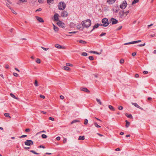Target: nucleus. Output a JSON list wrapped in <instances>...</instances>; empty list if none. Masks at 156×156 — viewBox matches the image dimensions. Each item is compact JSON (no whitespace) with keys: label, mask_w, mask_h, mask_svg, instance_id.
<instances>
[{"label":"nucleus","mask_w":156,"mask_h":156,"mask_svg":"<svg viewBox=\"0 0 156 156\" xmlns=\"http://www.w3.org/2000/svg\"><path fill=\"white\" fill-rule=\"evenodd\" d=\"M91 23V21L89 19L82 21L81 22L83 28L89 27L90 26Z\"/></svg>","instance_id":"f257e3e1"},{"label":"nucleus","mask_w":156,"mask_h":156,"mask_svg":"<svg viewBox=\"0 0 156 156\" xmlns=\"http://www.w3.org/2000/svg\"><path fill=\"white\" fill-rule=\"evenodd\" d=\"M58 9L60 10H64L66 7V4L63 2H61L58 3Z\"/></svg>","instance_id":"f03ea898"},{"label":"nucleus","mask_w":156,"mask_h":156,"mask_svg":"<svg viewBox=\"0 0 156 156\" xmlns=\"http://www.w3.org/2000/svg\"><path fill=\"white\" fill-rule=\"evenodd\" d=\"M108 19L107 18H104L102 20V22L103 23V26L106 27L109 25V23L108 22Z\"/></svg>","instance_id":"7ed1b4c3"},{"label":"nucleus","mask_w":156,"mask_h":156,"mask_svg":"<svg viewBox=\"0 0 156 156\" xmlns=\"http://www.w3.org/2000/svg\"><path fill=\"white\" fill-rule=\"evenodd\" d=\"M127 5L126 1H124L120 5V7L121 9H124L126 7Z\"/></svg>","instance_id":"20e7f679"},{"label":"nucleus","mask_w":156,"mask_h":156,"mask_svg":"<svg viewBox=\"0 0 156 156\" xmlns=\"http://www.w3.org/2000/svg\"><path fill=\"white\" fill-rule=\"evenodd\" d=\"M24 143L26 145L30 146L33 144V142L31 140H27Z\"/></svg>","instance_id":"39448f33"},{"label":"nucleus","mask_w":156,"mask_h":156,"mask_svg":"<svg viewBox=\"0 0 156 156\" xmlns=\"http://www.w3.org/2000/svg\"><path fill=\"white\" fill-rule=\"evenodd\" d=\"M112 22V24L114 25L117 24L118 22V21L116 19L112 18L110 20Z\"/></svg>","instance_id":"423d86ee"},{"label":"nucleus","mask_w":156,"mask_h":156,"mask_svg":"<svg viewBox=\"0 0 156 156\" xmlns=\"http://www.w3.org/2000/svg\"><path fill=\"white\" fill-rule=\"evenodd\" d=\"M57 24L61 27L64 28L65 27V24L62 22L60 21L57 23Z\"/></svg>","instance_id":"0eeeda50"},{"label":"nucleus","mask_w":156,"mask_h":156,"mask_svg":"<svg viewBox=\"0 0 156 156\" xmlns=\"http://www.w3.org/2000/svg\"><path fill=\"white\" fill-rule=\"evenodd\" d=\"M68 13L66 11H64L61 12V15L62 17H64L67 16Z\"/></svg>","instance_id":"6e6552de"},{"label":"nucleus","mask_w":156,"mask_h":156,"mask_svg":"<svg viewBox=\"0 0 156 156\" xmlns=\"http://www.w3.org/2000/svg\"><path fill=\"white\" fill-rule=\"evenodd\" d=\"M80 90L82 91H84L87 93H90V91L85 87H82L80 88Z\"/></svg>","instance_id":"1a4fd4ad"},{"label":"nucleus","mask_w":156,"mask_h":156,"mask_svg":"<svg viewBox=\"0 0 156 156\" xmlns=\"http://www.w3.org/2000/svg\"><path fill=\"white\" fill-rule=\"evenodd\" d=\"M36 18L37 19V20L40 22L43 23L44 22V20L41 17H39L38 16H36Z\"/></svg>","instance_id":"9d476101"},{"label":"nucleus","mask_w":156,"mask_h":156,"mask_svg":"<svg viewBox=\"0 0 156 156\" xmlns=\"http://www.w3.org/2000/svg\"><path fill=\"white\" fill-rule=\"evenodd\" d=\"M58 15L57 13H55L54 15V21H58Z\"/></svg>","instance_id":"9b49d317"},{"label":"nucleus","mask_w":156,"mask_h":156,"mask_svg":"<svg viewBox=\"0 0 156 156\" xmlns=\"http://www.w3.org/2000/svg\"><path fill=\"white\" fill-rule=\"evenodd\" d=\"M132 104L136 107L137 108H140L141 110H143V108L140 107L139 105H137V104L136 103L132 102Z\"/></svg>","instance_id":"f8f14e48"},{"label":"nucleus","mask_w":156,"mask_h":156,"mask_svg":"<svg viewBox=\"0 0 156 156\" xmlns=\"http://www.w3.org/2000/svg\"><path fill=\"white\" fill-rule=\"evenodd\" d=\"M116 0H107V2L110 4H112L114 3Z\"/></svg>","instance_id":"ddd939ff"},{"label":"nucleus","mask_w":156,"mask_h":156,"mask_svg":"<svg viewBox=\"0 0 156 156\" xmlns=\"http://www.w3.org/2000/svg\"><path fill=\"white\" fill-rule=\"evenodd\" d=\"M62 68L63 69L66 70H69L70 69V68L67 67V66H63L62 67Z\"/></svg>","instance_id":"4468645a"},{"label":"nucleus","mask_w":156,"mask_h":156,"mask_svg":"<svg viewBox=\"0 0 156 156\" xmlns=\"http://www.w3.org/2000/svg\"><path fill=\"white\" fill-rule=\"evenodd\" d=\"M27 2V0H20L18 2L17 4L20 5L22 2Z\"/></svg>","instance_id":"2eb2a0df"},{"label":"nucleus","mask_w":156,"mask_h":156,"mask_svg":"<svg viewBox=\"0 0 156 156\" xmlns=\"http://www.w3.org/2000/svg\"><path fill=\"white\" fill-rule=\"evenodd\" d=\"M119 15L120 17H122L124 15V11H120L119 12Z\"/></svg>","instance_id":"dca6fc26"},{"label":"nucleus","mask_w":156,"mask_h":156,"mask_svg":"<svg viewBox=\"0 0 156 156\" xmlns=\"http://www.w3.org/2000/svg\"><path fill=\"white\" fill-rule=\"evenodd\" d=\"M77 42L83 44H86L87 43L86 41L81 40L78 41Z\"/></svg>","instance_id":"f3484780"},{"label":"nucleus","mask_w":156,"mask_h":156,"mask_svg":"<svg viewBox=\"0 0 156 156\" xmlns=\"http://www.w3.org/2000/svg\"><path fill=\"white\" fill-rule=\"evenodd\" d=\"M53 29L55 32H57L58 30V28L56 27L55 25L53 24Z\"/></svg>","instance_id":"a211bd4d"},{"label":"nucleus","mask_w":156,"mask_h":156,"mask_svg":"<svg viewBox=\"0 0 156 156\" xmlns=\"http://www.w3.org/2000/svg\"><path fill=\"white\" fill-rule=\"evenodd\" d=\"M10 96L13 98L15 99L16 100H18L19 99V98H18L16 97L12 93H10Z\"/></svg>","instance_id":"6ab92c4d"},{"label":"nucleus","mask_w":156,"mask_h":156,"mask_svg":"<svg viewBox=\"0 0 156 156\" xmlns=\"http://www.w3.org/2000/svg\"><path fill=\"white\" fill-rule=\"evenodd\" d=\"M125 122H126V128H128L130 125V123L127 120L125 121Z\"/></svg>","instance_id":"aec40b11"},{"label":"nucleus","mask_w":156,"mask_h":156,"mask_svg":"<svg viewBox=\"0 0 156 156\" xmlns=\"http://www.w3.org/2000/svg\"><path fill=\"white\" fill-rule=\"evenodd\" d=\"M85 139V137L84 136H80L78 140H83Z\"/></svg>","instance_id":"412c9836"},{"label":"nucleus","mask_w":156,"mask_h":156,"mask_svg":"<svg viewBox=\"0 0 156 156\" xmlns=\"http://www.w3.org/2000/svg\"><path fill=\"white\" fill-rule=\"evenodd\" d=\"M98 26L99 24L98 23L96 24L93 27V28L91 30L90 32H91L95 28H98Z\"/></svg>","instance_id":"4be33fe9"},{"label":"nucleus","mask_w":156,"mask_h":156,"mask_svg":"<svg viewBox=\"0 0 156 156\" xmlns=\"http://www.w3.org/2000/svg\"><path fill=\"white\" fill-rule=\"evenodd\" d=\"M108 108L111 110L112 111H114L115 110L114 107L111 105H109L108 106Z\"/></svg>","instance_id":"5701e85b"},{"label":"nucleus","mask_w":156,"mask_h":156,"mask_svg":"<svg viewBox=\"0 0 156 156\" xmlns=\"http://www.w3.org/2000/svg\"><path fill=\"white\" fill-rule=\"evenodd\" d=\"M55 47L58 48H62V46L58 44H56L55 45Z\"/></svg>","instance_id":"b1692460"},{"label":"nucleus","mask_w":156,"mask_h":156,"mask_svg":"<svg viewBox=\"0 0 156 156\" xmlns=\"http://www.w3.org/2000/svg\"><path fill=\"white\" fill-rule=\"evenodd\" d=\"M80 121L79 120H73L71 123V124H73L74 123L76 122H80Z\"/></svg>","instance_id":"393cba45"},{"label":"nucleus","mask_w":156,"mask_h":156,"mask_svg":"<svg viewBox=\"0 0 156 156\" xmlns=\"http://www.w3.org/2000/svg\"><path fill=\"white\" fill-rule=\"evenodd\" d=\"M139 0H134L132 3V5H133L139 2Z\"/></svg>","instance_id":"a878e982"},{"label":"nucleus","mask_w":156,"mask_h":156,"mask_svg":"<svg viewBox=\"0 0 156 156\" xmlns=\"http://www.w3.org/2000/svg\"><path fill=\"white\" fill-rule=\"evenodd\" d=\"M125 115L127 117H128V118H132V117H133L132 116L131 114L128 115V114L126 113L125 114Z\"/></svg>","instance_id":"bb28decb"},{"label":"nucleus","mask_w":156,"mask_h":156,"mask_svg":"<svg viewBox=\"0 0 156 156\" xmlns=\"http://www.w3.org/2000/svg\"><path fill=\"white\" fill-rule=\"evenodd\" d=\"M96 100L97 101V102L100 105H101L102 103L101 102L100 100L99 99H98V98L96 99Z\"/></svg>","instance_id":"cd10ccee"},{"label":"nucleus","mask_w":156,"mask_h":156,"mask_svg":"<svg viewBox=\"0 0 156 156\" xmlns=\"http://www.w3.org/2000/svg\"><path fill=\"white\" fill-rule=\"evenodd\" d=\"M4 115L6 117H9L11 118L10 116H9V114L8 113H5L4 114Z\"/></svg>","instance_id":"c85d7f7f"},{"label":"nucleus","mask_w":156,"mask_h":156,"mask_svg":"<svg viewBox=\"0 0 156 156\" xmlns=\"http://www.w3.org/2000/svg\"><path fill=\"white\" fill-rule=\"evenodd\" d=\"M41 137L43 138L46 139L47 137V136L46 135L43 134L41 135Z\"/></svg>","instance_id":"c756f323"},{"label":"nucleus","mask_w":156,"mask_h":156,"mask_svg":"<svg viewBox=\"0 0 156 156\" xmlns=\"http://www.w3.org/2000/svg\"><path fill=\"white\" fill-rule=\"evenodd\" d=\"M94 124L95 126L97 128H99L101 127V126H100L98 125L96 122H94Z\"/></svg>","instance_id":"7c9ffc66"},{"label":"nucleus","mask_w":156,"mask_h":156,"mask_svg":"<svg viewBox=\"0 0 156 156\" xmlns=\"http://www.w3.org/2000/svg\"><path fill=\"white\" fill-rule=\"evenodd\" d=\"M36 62L38 63H41V60L39 58H37Z\"/></svg>","instance_id":"2f4dec72"},{"label":"nucleus","mask_w":156,"mask_h":156,"mask_svg":"<svg viewBox=\"0 0 156 156\" xmlns=\"http://www.w3.org/2000/svg\"><path fill=\"white\" fill-rule=\"evenodd\" d=\"M54 0H47V3L48 4H50V3H52Z\"/></svg>","instance_id":"473e14b6"},{"label":"nucleus","mask_w":156,"mask_h":156,"mask_svg":"<svg viewBox=\"0 0 156 156\" xmlns=\"http://www.w3.org/2000/svg\"><path fill=\"white\" fill-rule=\"evenodd\" d=\"M34 85L36 87H37L38 85L37 83V81L36 80H35V83H34Z\"/></svg>","instance_id":"72a5a7b5"},{"label":"nucleus","mask_w":156,"mask_h":156,"mask_svg":"<svg viewBox=\"0 0 156 156\" xmlns=\"http://www.w3.org/2000/svg\"><path fill=\"white\" fill-rule=\"evenodd\" d=\"M82 55L83 56H87V54L85 52H83L82 54Z\"/></svg>","instance_id":"f704fd0d"},{"label":"nucleus","mask_w":156,"mask_h":156,"mask_svg":"<svg viewBox=\"0 0 156 156\" xmlns=\"http://www.w3.org/2000/svg\"><path fill=\"white\" fill-rule=\"evenodd\" d=\"M88 120L87 119H85L84 120V124L85 125H87L88 123Z\"/></svg>","instance_id":"c9c22d12"},{"label":"nucleus","mask_w":156,"mask_h":156,"mask_svg":"<svg viewBox=\"0 0 156 156\" xmlns=\"http://www.w3.org/2000/svg\"><path fill=\"white\" fill-rule=\"evenodd\" d=\"M91 53H93L94 54H99V53L97 52L94 51H90Z\"/></svg>","instance_id":"e433bc0d"},{"label":"nucleus","mask_w":156,"mask_h":156,"mask_svg":"<svg viewBox=\"0 0 156 156\" xmlns=\"http://www.w3.org/2000/svg\"><path fill=\"white\" fill-rule=\"evenodd\" d=\"M89 59L90 60H93L94 59V57L92 56H89Z\"/></svg>","instance_id":"4c0bfd02"},{"label":"nucleus","mask_w":156,"mask_h":156,"mask_svg":"<svg viewBox=\"0 0 156 156\" xmlns=\"http://www.w3.org/2000/svg\"><path fill=\"white\" fill-rule=\"evenodd\" d=\"M66 65L67 66H72L73 65L69 63H67L66 64Z\"/></svg>","instance_id":"58836bf2"},{"label":"nucleus","mask_w":156,"mask_h":156,"mask_svg":"<svg viewBox=\"0 0 156 156\" xmlns=\"http://www.w3.org/2000/svg\"><path fill=\"white\" fill-rule=\"evenodd\" d=\"M118 109L119 110H122L123 109V107L122 106H119L118 107Z\"/></svg>","instance_id":"ea45409f"},{"label":"nucleus","mask_w":156,"mask_h":156,"mask_svg":"<svg viewBox=\"0 0 156 156\" xmlns=\"http://www.w3.org/2000/svg\"><path fill=\"white\" fill-rule=\"evenodd\" d=\"M124 62V60L122 58L120 59V63L121 64H122Z\"/></svg>","instance_id":"a19ab883"},{"label":"nucleus","mask_w":156,"mask_h":156,"mask_svg":"<svg viewBox=\"0 0 156 156\" xmlns=\"http://www.w3.org/2000/svg\"><path fill=\"white\" fill-rule=\"evenodd\" d=\"M106 34V33H102L100 35V37H102L103 36H104Z\"/></svg>","instance_id":"79ce46f5"},{"label":"nucleus","mask_w":156,"mask_h":156,"mask_svg":"<svg viewBox=\"0 0 156 156\" xmlns=\"http://www.w3.org/2000/svg\"><path fill=\"white\" fill-rule=\"evenodd\" d=\"M77 32H78L77 31L70 32H69V33L70 34H74L76 33Z\"/></svg>","instance_id":"37998d69"},{"label":"nucleus","mask_w":156,"mask_h":156,"mask_svg":"<svg viewBox=\"0 0 156 156\" xmlns=\"http://www.w3.org/2000/svg\"><path fill=\"white\" fill-rule=\"evenodd\" d=\"M11 10L12 12V13H14V14H17V13L14 10H13L12 9H11Z\"/></svg>","instance_id":"c03bdc74"},{"label":"nucleus","mask_w":156,"mask_h":156,"mask_svg":"<svg viewBox=\"0 0 156 156\" xmlns=\"http://www.w3.org/2000/svg\"><path fill=\"white\" fill-rule=\"evenodd\" d=\"M27 136L26 135H23L21 136H19V138H20L25 137H26Z\"/></svg>","instance_id":"a18cd8bd"},{"label":"nucleus","mask_w":156,"mask_h":156,"mask_svg":"<svg viewBox=\"0 0 156 156\" xmlns=\"http://www.w3.org/2000/svg\"><path fill=\"white\" fill-rule=\"evenodd\" d=\"M41 48L44 51H47L49 49L48 48H45L42 47H41Z\"/></svg>","instance_id":"49530a36"},{"label":"nucleus","mask_w":156,"mask_h":156,"mask_svg":"<svg viewBox=\"0 0 156 156\" xmlns=\"http://www.w3.org/2000/svg\"><path fill=\"white\" fill-rule=\"evenodd\" d=\"M129 12V10H128L126 12L124 11V15H126V16Z\"/></svg>","instance_id":"de8ad7c7"},{"label":"nucleus","mask_w":156,"mask_h":156,"mask_svg":"<svg viewBox=\"0 0 156 156\" xmlns=\"http://www.w3.org/2000/svg\"><path fill=\"white\" fill-rule=\"evenodd\" d=\"M81 27L80 26V25H77V28L78 29H81Z\"/></svg>","instance_id":"09e8293b"},{"label":"nucleus","mask_w":156,"mask_h":156,"mask_svg":"<svg viewBox=\"0 0 156 156\" xmlns=\"http://www.w3.org/2000/svg\"><path fill=\"white\" fill-rule=\"evenodd\" d=\"M145 45V43H144L143 44H139L138 45V46H139V47H142V46H144Z\"/></svg>","instance_id":"8fccbe9b"},{"label":"nucleus","mask_w":156,"mask_h":156,"mask_svg":"<svg viewBox=\"0 0 156 156\" xmlns=\"http://www.w3.org/2000/svg\"><path fill=\"white\" fill-rule=\"evenodd\" d=\"M6 5L7 6L8 8H9V9H12L11 8V7L9 5V4L7 3H6Z\"/></svg>","instance_id":"3c124183"},{"label":"nucleus","mask_w":156,"mask_h":156,"mask_svg":"<svg viewBox=\"0 0 156 156\" xmlns=\"http://www.w3.org/2000/svg\"><path fill=\"white\" fill-rule=\"evenodd\" d=\"M49 119L51 120L52 121H54V118L51 117H50L48 118Z\"/></svg>","instance_id":"603ef678"},{"label":"nucleus","mask_w":156,"mask_h":156,"mask_svg":"<svg viewBox=\"0 0 156 156\" xmlns=\"http://www.w3.org/2000/svg\"><path fill=\"white\" fill-rule=\"evenodd\" d=\"M13 75L15 76H16V77H17L18 76V74H17V73H13Z\"/></svg>","instance_id":"864d4df0"},{"label":"nucleus","mask_w":156,"mask_h":156,"mask_svg":"<svg viewBox=\"0 0 156 156\" xmlns=\"http://www.w3.org/2000/svg\"><path fill=\"white\" fill-rule=\"evenodd\" d=\"M67 139L66 138H64V140H63V143H66V142Z\"/></svg>","instance_id":"5fc2aeb1"},{"label":"nucleus","mask_w":156,"mask_h":156,"mask_svg":"<svg viewBox=\"0 0 156 156\" xmlns=\"http://www.w3.org/2000/svg\"><path fill=\"white\" fill-rule=\"evenodd\" d=\"M25 131L26 132H29L30 131V129L29 128L26 129Z\"/></svg>","instance_id":"6e6d98bb"},{"label":"nucleus","mask_w":156,"mask_h":156,"mask_svg":"<svg viewBox=\"0 0 156 156\" xmlns=\"http://www.w3.org/2000/svg\"><path fill=\"white\" fill-rule=\"evenodd\" d=\"M122 26H120L117 29V30H121L122 28Z\"/></svg>","instance_id":"4d7b16f0"},{"label":"nucleus","mask_w":156,"mask_h":156,"mask_svg":"<svg viewBox=\"0 0 156 156\" xmlns=\"http://www.w3.org/2000/svg\"><path fill=\"white\" fill-rule=\"evenodd\" d=\"M40 96L41 98L43 99H44L45 98V97L44 96L42 95H41Z\"/></svg>","instance_id":"13d9d810"},{"label":"nucleus","mask_w":156,"mask_h":156,"mask_svg":"<svg viewBox=\"0 0 156 156\" xmlns=\"http://www.w3.org/2000/svg\"><path fill=\"white\" fill-rule=\"evenodd\" d=\"M39 147L43 148H45V147L43 145H41L39 146Z\"/></svg>","instance_id":"bf43d9fd"},{"label":"nucleus","mask_w":156,"mask_h":156,"mask_svg":"<svg viewBox=\"0 0 156 156\" xmlns=\"http://www.w3.org/2000/svg\"><path fill=\"white\" fill-rule=\"evenodd\" d=\"M136 55V52H133V53H132V55L133 56H135Z\"/></svg>","instance_id":"052dcab7"},{"label":"nucleus","mask_w":156,"mask_h":156,"mask_svg":"<svg viewBox=\"0 0 156 156\" xmlns=\"http://www.w3.org/2000/svg\"><path fill=\"white\" fill-rule=\"evenodd\" d=\"M135 76L136 78H138L139 76V75L138 74H135Z\"/></svg>","instance_id":"680f3d73"},{"label":"nucleus","mask_w":156,"mask_h":156,"mask_svg":"<svg viewBox=\"0 0 156 156\" xmlns=\"http://www.w3.org/2000/svg\"><path fill=\"white\" fill-rule=\"evenodd\" d=\"M41 8H39V9H37L36 11V12L37 11H40L41 10Z\"/></svg>","instance_id":"e2e57ef3"},{"label":"nucleus","mask_w":156,"mask_h":156,"mask_svg":"<svg viewBox=\"0 0 156 156\" xmlns=\"http://www.w3.org/2000/svg\"><path fill=\"white\" fill-rule=\"evenodd\" d=\"M56 139L57 140H59L60 139V137L59 136H58Z\"/></svg>","instance_id":"0e129e2a"},{"label":"nucleus","mask_w":156,"mask_h":156,"mask_svg":"<svg viewBox=\"0 0 156 156\" xmlns=\"http://www.w3.org/2000/svg\"><path fill=\"white\" fill-rule=\"evenodd\" d=\"M30 151L32 153H33L35 154L36 152L33 150H31Z\"/></svg>","instance_id":"69168bd1"},{"label":"nucleus","mask_w":156,"mask_h":156,"mask_svg":"<svg viewBox=\"0 0 156 156\" xmlns=\"http://www.w3.org/2000/svg\"><path fill=\"white\" fill-rule=\"evenodd\" d=\"M148 73V72L146 71H143V73L145 74H147V73Z\"/></svg>","instance_id":"338daca9"},{"label":"nucleus","mask_w":156,"mask_h":156,"mask_svg":"<svg viewBox=\"0 0 156 156\" xmlns=\"http://www.w3.org/2000/svg\"><path fill=\"white\" fill-rule=\"evenodd\" d=\"M60 98L61 99H63L64 98V97L62 95H61L60 96Z\"/></svg>","instance_id":"774afa93"}]
</instances>
